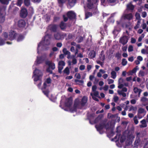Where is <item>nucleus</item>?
<instances>
[{
  "mask_svg": "<svg viewBox=\"0 0 148 148\" xmlns=\"http://www.w3.org/2000/svg\"><path fill=\"white\" fill-rule=\"evenodd\" d=\"M51 35L48 34L47 32H46L45 36L38 45L37 53L38 54L41 51L47 49V46L49 45L51 43Z\"/></svg>",
  "mask_w": 148,
  "mask_h": 148,
  "instance_id": "f257e3e1",
  "label": "nucleus"
},
{
  "mask_svg": "<svg viewBox=\"0 0 148 148\" xmlns=\"http://www.w3.org/2000/svg\"><path fill=\"white\" fill-rule=\"evenodd\" d=\"M79 102L78 99H76L75 101L74 107L72 108H71V105L72 103V101L71 98H68L66 99V103H65V105L66 107L67 108L66 109H64V110L66 111H69L71 112H73L76 111V107L78 104Z\"/></svg>",
  "mask_w": 148,
  "mask_h": 148,
  "instance_id": "f03ea898",
  "label": "nucleus"
},
{
  "mask_svg": "<svg viewBox=\"0 0 148 148\" xmlns=\"http://www.w3.org/2000/svg\"><path fill=\"white\" fill-rule=\"evenodd\" d=\"M127 11V10H126L123 14L122 16L121 17L120 21H117V23L118 25H119L121 23H123V22L125 20V19H127L129 21L132 19L133 16L132 13H125L126 11Z\"/></svg>",
  "mask_w": 148,
  "mask_h": 148,
  "instance_id": "7ed1b4c3",
  "label": "nucleus"
},
{
  "mask_svg": "<svg viewBox=\"0 0 148 148\" xmlns=\"http://www.w3.org/2000/svg\"><path fill=\"white\" fill-rule=\"evenodd\" d=\"M33 75L32 77L33 78L35 82H36L41 79L42 76V73L41 72L36 69L35 70L33 71Z\"/></svg>",
  "mask_w": 148,
  "mask_h": 148,
  "instance_id": "20e7f679",
  "label": "nucleus"
},
{
  "mask_svg": "<svg viewBox=\"0 0 148 148\" xmlns=\"http://www.w3.org/2000/svg\"><path fill=\"white\" fill-rule=\"evenodd\" d=\"M51 80L49 78L47 79L46 81L44 84V87L42 88V90L44 94L47 97H48V94L49 93V91L47 90H46V87L49 86L50 84L51 83Z\"/></svg>",
  "mask_w": 148,
  "mask_h": 148,
  "instance_id": "39448f33",
  "label": "nucleus"
},
{
  "mask_svg": "<svg viewBox=\"0 0 148 148\" xmlns=\"http://www.w3.org/2000/svg\"><path fill=\"white\" fill-rule=\"evenodd\" d=\"M119 135H117L115 136L114 139H112V140L116 142V144L117 147H121L122 146V143H123L125 140V138L124 136H122L121 137L120 140L121 143H117V141L119 140Z\"/></svg>",
  "mask_w": 148,
  "mask_h": 148,
  "instance_id": "423d86ee",
  "label": "nucleus"
},
{
  "mask_svg": "<svg viewBox=\"0 0 148 148\" xmlns=\"http://www.w3.org/2000/svg\"><path fill=\"white\" fill-rule=\"evenodd\" d=\"M107 125L105 126H104V124L103 123H102L99 125H96L95 126V127L97 129V130L99 132L100 134H102L103 132V129L105 128L107 130H108V128L107 127Z\"/></svg>",
  "mask_w": 148,
  "mask_h": 148,
  "instance_id": "0eeeda50",
  "label": "nucleus"
},
{
  "mask_svg": "<svg viewBox=\"0 0 148 148\" xmlns=\"http://www.w3.org/2000/svg\"><path fill=\"white\" fill-rule=\"evenodd\" d=\"M46 58V56H42L40 58L37 57V59L35 62L33 66V69H35L36 65L42 63V62Z\"/></svg>",
  "mask_w": 148,
  "mask_h": 148,
  "instance_id": "6e6552de",
  "label": "nucleus"
},
{
  "mask_svg": "<svg viewBox=\"0 0 148 148\" xmlns=\"http://www.w3.org/2000/svg\"><path fill=\"white\" fill-rule=\"evenodd\" d=\"M5 8L0 6V21L3 23L5 21Z\"/></svg>",
  "mask_w": 148,
  "mask_h": 148,
  "instance_id": "1a4fd4ad",
  "label": "nucleus"
},
{
  "mask_svg": "<svg viewBox=\"0 0 148 148\" xmlns=\"http://www.w3.org/2000/svg\"><path fill=\"white\" fill-rule=\"evenodd\" d=\"M146 113L144 109L140 108H139L138 111V117L140 119L144 116Z\"/></svg>",
  "mask_w": 148,
  "mask_h": 148,
  "instance_id": "9d476101",
  "label": "nucleus"
},
{
  "mask_svg": "<svg viewBox=\"0 0 148 148\" xmlns=\"http://www.w3.org/2000/svg\"><path fill=\"white\" fill-rule=\"evenodd\" d=\"M65 36L66 34L63 33H57L54 35L55 38L58 40L63 39Z\"/></svg>",
  "mask_w": 148,
  "mask_h": 148,
  "instance_id": "9b49d317",
  "label": "nucleus"
},
{
  "mask_svg": "<svg viewBox=\"0 0 148 148\" xmlns=\"http://www.w3.org/2000/svg\"><path fill=\"white\" fill-rule=\"evenodd\" d=\"M92 2L91 0H88L87 7L90 9H91L93 7L94 4L96 3L98 1V0H92Z\"/></svg>",
  "mask_w": 148,
  "mask_h": 148,
  "instance_id": "f8f14e48",
  "label": "nucleus"
},
{
  "mask_svg": "<svg viewBox=\"0 0 148 148\" xmlns=\"http://www.w3.org/2000/svg\"><path fill=\"white\" fill-rule=\"evenodd\" d=\"M65 63L63 61H60L58 63V69L59 73L61 72L62 70L63 69V67L65 65Z\"/></svg>",
  "mask_w": 148,
  "mask_h": 148,
  "instance_id": "ddd939ff",
  "label": "nucleus"
},
{
  "mask_svg": "<svg viewBox=\"0 0 148 148\" xmlns=\"http://www.w3.org/2000/svg\"><path fill=\"white\" fill-rule=\"evenodd\" d=\"M9 40H14L16 37V34L13 31H11L9 32Z\"/></svg>",
  "mask_w": 148,
  "mask_h": 148,
  "instance_id": "4468645a",
  "label": "nucleus"
},
{
  "mask_svg": "<svg viewBox=\"0 0 148 148\" xmlns=\"http://www.w3.org/2000/svg\"><path fill=\"white\" fill-rule=\"evenodd\" d=\"M128 38L127 36H123L120 38V42L123 45L126 44L128 42Z\"/></svg>",
  "mask_w": 148,
  "mask_h": 148,
  "instance_id": "2eb2a0df",
  "label": "nucleus"
},
{
  "mask_svg": "<svg viewBox=\"0 0 148 148\" xmlns=\"http://www.w3.org/2000/svg\"><path fill=\"white\" fill-rule=\"evenodd\" d=\"M67 15L70 19L75 18L76 16L75 13L72 11L68 12L67 13Z\"/></svg>",
  "mask_w": 148,
  "mask_h": 148,
  "instance_id": "dca6fc26",
  "label": "nucleus"
},
{
  "mask_svg": "<svg viewBox=\"0 0 148 148\" xmlns=\"http://www.w3.org/2000/svg\"><path fill=\"white\" fill-rule=\"evenodd\" d=\"M9 34L6 32H3L1 36V37L4 39V41L5 42L6 41L9 40Z\"/></svg>",
  "mask_w": 148,
  "mask_h": 148,
  "instance_id": "f3484780",
  "label": "nucleus"
},
{
  "mask_svg": "<svg viewBox=\"0 0 148 148\" xmlns=\"http://www.w3.org/2000/svg\"><path fill=\"white\" fill-rule=\"evenodd\" d=\"M27 12L26 9L24 8H22L20 13L21 16L23 18H25L27 16Z\"/></svg>",
  "mask_w": 148,
  "mask_h": 148,
  "instance_id": "a211bd4d",
  "label": "nucleus"
},
{
  "mask_svg": "<svg viewBox=\"0 0 148 148\" xmlns=\"http://www.w3.org/2000/svg\"><path fill=\"white\" fill-rule=\"evenodd\" d=\"M46 64L48 65L49 67L52 70L54 69L55 68V64L51 61H47L46 62Z\"/></svg>",
  "mask_w": 148,
  "mask_h": 148,
  "instance_id": "6ab92c4d",
  "label": "nucleus"
},
{
  "mask_svg": "<svg viewBox=\"0 0 148 148\" xmlns=\"http://www.w3.org/2000/svg\"><path fill=\"white\" fill-rule=\"evenodd\" d=\"M25 25V21L23 20H19L18 23V27L20 28H23L24 27Z\"/></svg>",
  "mask_w": 148,
  "mask_h": 148,
  "instance_id": "aec40b11",
  "label": "nucleus"
},
{
  "mask_svg": "<svg viewBox=\"0 0 148 148\" xmlns=\"http://www.w3.org/2000/svg\"><path fill=\"white\" fill-rule=\"evenodd\" d=\"M133 90L134 92L136 94H137L138 97H140V93L142 91V90L137 87H134Z\"/></svg>",
  "mask_w": 148,
  "mask_h": 148,
  "instance_id": "412c9836",
  "label": "nucleus"
},
{
  "mask_svg": "<svg viewBox=\"0 0 148 148\" xmlns=\"http://www.w3.org/2000/svg\"><path fill=\"white\" fill-rule=\"evenodd\" d=\"M88 101V98L86 96H84L82 98V100L80 102L81 106H84L87 103Z\"/></svg>",
  "mask_w": 148,
  "mask_h": 148,
  "instance_id": "4be33fe9",
  "label": "nucleus"
},
{
  "mask_svg": "<svg viewBox=\"0 0 148 148\" xmlns=\"http://www.w3.org/2000/svg\"><path fill=\"white\" fill-rule=\"evenodd\" d=\"M76 0H68V7L71 8L75 4Z\"/></svg>",
  "mask_w": 148,
  "mask_h": 148,
  "instance_id": "5701e85b",
  "label": "nucleus"
},
{
  "mask_svg": "<svg viewBox=\"0 0 148 148\" xmlns=\"http://www.w3.org/2000/svg\"><path fill=\"white\" fill-rule=\"evenodd\" d=\"M58 27V26L56 25H50L48 27V29L53 31H56Z\"/></svg>",
  "mask_w": 148,
  "mask_h": 148,
  "instance_id": "b1692460",
  "label": "nucleus"
},
{
  "mask_svg": "<svg viewBox=\"0 0 148 148\" xmlns=\"http://www.w3.org/2000/svg\"><path fill=\"white\" fill-rule=\"evenodd\" d=\"M141 101L142 102L143 104L145 106L147 105H148V99L145 97H143L141 98Z\"/></svg>",
  "mask_w": 148,
  "mask_h": 148,
  "instance_id": "393cba45",
  "label": "nucleus"
},
{
  "mask_svg": "<svg viewBox=\"0 0 148 148\" xmlns=\"http://www.w3.org/2000/svg\"><path fill=\"white\" fill-rule=\"evenodd\" d=\"M95 56L96 53L94 50L91 51L88 54L89 57L91 58H94Z\"/></svg>",
  "mask_w": 148,
  "mask_h": 148,
  "instance_id": "a878e982",
  "label": "nucleus"
},
{
  "mask_svg": "<svg viewBox=\"0 0 148 148\" xmlns=\"http://www.w3.org/2000/svg\"><path fill=\"white\" fill-rule=\"evenodd\" d=\"M127 10H133L134 8V6L130 3L127 5Z\"/></svg>",
  "mask_w": 148,
  "mask_h": 148,
  "instance_id": "bb28decb",
  "label": "nucleus"
},
{
  "mask_svg": "<svg viewBox=\"0 0 148 148\" xmlns=\"http://www.w3.org/2000/svg\"><path fill=\"white\" fill-rule=\"evenodd\" d=\"M140 134L138 133L137 134V137H136V139L135 141V143L136 145H138L140 143V140L139 137Z\"/></svg>",
  "mask_w": 148,
  "mask_h": 148,
  "instance_id": "cd10ccee",
  "label": "nucleus"
},
{
  "mask_svg": "<svg viewBox=\"0 0 148 148\" xmlns=\"http://www.w3.org/2000/svg\"><path fill=\"white\" fill-rule=\"evenodd\" d=\"M142 124L141 125H140L141 127H147V125L146 123V121L145 119H143L140 121Z\"/></svg>",
  "mask_w": 148,
  "mask_h": 148,
  "instance_id": "c85d7f7f",
  "label": "nucleus"
},
{
  "mask_svg": "<svg viewBox=\"0 0 148 148\" xmlns=\"http://www.w3.org/2000/svg\"><path fill=\"white\" fill-rule=\"evenodd\" d=\"M111 77L113 79H115L116 77V73L114 71H112L111 73Z\"/></svg>",
  "mask_w": 148,
  "mask_h": 148,
  "instance_id": "c756f323",
  "label": "nucleus"
},
{
  "mask_svg": "<svg viewBox=\"0 0 148 148\" xmlns=\"http://www.w3.org/2000/svg\"><path fill=\"white\" fill-rule=\"evenodd\" d=\"M137 71L136 69V68H134L132 71H129L127 73L128 75H132L133 74L136 73Z\"/></svg>",
  "mask_w": 148,
  "mask_h": 148,
  "instance_id": "7c9ffc66",
  "label": "nucleus"
},
{
  "mask_svg": "<svg viewBox=\"0 0 148 148\" xmlns=\"http://www.w3.org/2000/svg\"><path fill=\"white\" fill-rule=\"evenodd\" d=\"M75 82L77 84L81 85L83 84L84 81L82 80H79L78 79H75Z\"/></svg>",
  "mask_w": 148,
  "mask_h": 148,
  "instance_id": "2f4dec72",
  "label": "nucleus"
},
{
  "mask_svg": "<svg viewBox=\"0 0 148 148\" xmlns=\"http://www.w3.org/2000/svg\"><path fill=\"white\" fill-rule=\"evenodd\" d=\"M120 30V26L119 25H118L116 27L114 28V30L113 31V33L114 34H115L116 32H119Z\"/></svg>",
  "mask_w": 148,
  "mask_h": 148,
  "instance_id": "473e14b6",
  "label": "nucleus"
},
{
  "mask_svg": "<svg viewBox=\"0 0 148 148\" xmlns=\"http://www.w3.org/2000/svg\"><path fill=\"white\" fill-rule=\"evenodd\" d=\"M24 36L21 35H20L18 36L17 39V41L18 42H20L22 41L24 39Z\"/></svg>",
  "mask_w": 148,
  "mask_h": 148,
  "instance_id": "72a5a7b5",
  "label": "nucleus"
},
{
  "mask_svg": "<svg viewBox=\"0 0 148 148\" xmlns=\"http://www.w3.org/2000/svg\"><path fill=\"white\" fill-rule=\"evenodd\" d=\"M117 92L119 95H122L124 97H125L126 96V94L123 92V91H121V90H118Z\"/></svg>",
  "mask_w": 148,
  "mask_h": 148,
  "instance_id": "f704fd0d",
  "label": "nucleus"
},
{
  "mask_svg": "<svg viewBox=\"0 0 148 148\" xmlns=\"http://www.w3.org/2000/svg\"><path fill=\"white\" fill-rule=\"evenodd\" d=\"M93 92V93H90V95L91 96H92L93 95L97 97H98L99 95L98 92L97 91H95Z\"/></svg>",
  "mask_w": 148,
  "mask_h": 148,
  "instance_id": "c9c22d12",
  "label": "nucleus"
},
{
  "mask_svg": "<svg viewBox=\"0 0 148 148\" xmlns=\"http://www.w3.org/2000/svg\"><path fill=\"white\" fill-rule=\"evenodd\" d=\"M6 43V42L4 41V39H3V38L0 36V46H2L4 45Z\"/></svg>",
  "mask_w": 148,
  "mask_h": 148,
  "instance_id": "e433bc0d",
  "label": "nucleus"
},
{
  "mask_svg": "<svg viewBox=\"0 0 148 148\" xmlns=\"http://www.w3.org/2000/svg\"><path fill=\"white\" fill-rule=\"evenodd\" d=\"M140 20H139L137 22V24L134 27V29H136L140 27Z\"/></svg>",
  "mask_w": 148,
  "mask_h": 148,
  "instance_id": "4c0bfd02",
  "label": "nucleus"
},
{
  "mask_svg": "<svg viewBox=\"0 0 148 148\" xmlns=\"http://www.w3.org/2000/svg\"><path fill=\"white\" fill-rule=\"evenodd\" d=\"M64 73L66 74L67 75H68L70 73V71L69 68L68 67H66L64 70Z\"/></svg>",
  "mask_w": 148,
  "mask_h": 148,
  "instance_id": "58836bf2",
  "label": "nucleus"
},
{
  "mask_svg": "<svg viewBox=\"0 0 148 148\" xmlns=\"http://www.w3.org/2000/svg\"><path fill=\"white\" fill-rule=\"evenodd\" d=\"M60 27L62 29H64L66 27V25L63 22H62L60 25Z\"/></svg>",
  "mask_w": 148,
  "mask_h": 148,
  "instance_id": "ea45409f",
  "label": "nucleus"
},
{
  "mask_svg": "<svg viewBox=\"0 0 148 148\" xmlns=\"http://www.w3.org/2000/svg\"><path fill=\"white\" fill-rule=\"evenodd\" d=\"M137 108L136 107H134L133 106H131L130 107L129 109V111H135L136 110Z\"/></svg>",
  "mask_w": 148,
  "mask_h": 148,
  "instance_id": "a19ab883",
  "label": "nucleus"
},
{
  "mask_svg": "<svg viewBox=\"0 0 148 148\" xmlns=\"http://www.w3.org/2000/svg\"><path fill=\"white\" fill-rule=\"evenodd\" d=\"M135 16L136 19L138 20H140V15L139 13L136 12L135 14Z\"/></svg>",
  "mask_w": 148,
  "mask_h": 148,
  "instance_id": "79ce46f5",
  "label": "nucleus"
},
{
  "mask_svg": "<svg viewBox=\"0 0 148 148\" xmlns=\"http://www.w3.org/2000/svg\"><path fill=\"white\" fill-rule=\"evenodd\" d=\"M127 63V61L124 58L122 59L121 64L123 66H125L126 65Z\"/></svg>",
  "mask_w": 148,
  "mask_h": 148,
  "instance_id": "37998d69",
  "label": "nucleus"
},
{
  "mask_svg": "<svg viewBox=\"0 0 148 148\" xmlns=\"http://www.w3.org/2000/svg\"><path fill=\"white\" fill-rule=\"evenodd\" d=\"M63 52L65 55H68L70 53L66 48L63 49Z\"/></svg>",
  "mask_w": 148,
  "mask_h": 148,
  "instance_id": "c03bdc74",
  "label": "nucleus"
},
{
  "mask_svg": "<svg viewBox=\"0 0 148 148\" xmlns=\"http://www.w3.org/2000/svg\"><path fill=\"white\" fill-rule=\"evenodd\" d=\"M92 16V14L90 12H87L85 13V19H87L88 17Z\"/></svg>",
  "mask_w": 148,
  "mask_h": 148,
  "instance_id": "a18cd8bd",
  "label": "nucleus"
},
{
  "mask_svg": "<svg viewBox=\"0 0 148 148\" xmlns=\"http://www.w3.org/2000/svg\"><path fill=\"white\" fill-rule=\"evenodd\" d=\"M9 0H0V1L2 3L5 4H8L9 3Z\"/></svg>",
  "mask_w": 148,
  "mask_h": 148,
  "instance_id": "49530a36",
  "label": "nucleus"
},
{
  "mask_svg": "<svg viewBox=\"0 0 148 148\" xmlns=\"http://www.w3.org/2000/svg\"><path fill=\"white\" fill-rule=\"evenodd\" d=\"M113 99L114 102L116 103L119 100V97L116 96L114 95L113 97Z\"/></svg>",
  "mask_w": 148,
  "mask_h": 148,
  "instance_id": "de8ad7c7",
  "label": "nucleus"
},
{
  "mask_svg": "<svg viewBox=\"0 0 148 148\" xmlns=\"http://www.w3.org/2000/svg\"><path fill=\"white\" fill-rule=\"evenodd\" d=\"M145 35L144 34H143L141 36L139 37L138 38V42H141L142 39L144 38Z\"/></svg>",
  "mask_w": 148,
  "mask_h": 148,
  "instance_id": "09e8293b",
  "label": "nucleus"
},
{
  "mask_svg": "<svg viewBox=\"0 0 148 148\" xmlns=\"http://www.w3.org/2000/svg\"><path fill=\"white\" fill-rule=\"evenodd\" d=\"M141 52L143 54H148V51L147 49L145 50L144 49H142L141 50Z\"/></svg>",
  "mask_w": 148,
  "mask_h": 148,
  "instance_id": "8fccbe9b",
  "label": "nucleus"
},
{
  "mask_svg": "<svg viewBox=\"0 0 148 148\" xmlns=\"http://www.w3.org/2000/svg\"><path fill=\"white\" fill-rule=\"evenodd\" d=\"M73 60L72 61V63H73V64H75L77 63V60L76 58H75V56H73Z\"/></svg>",
  "mask_w": 148,
  "mask_h": 148,
  "instance_id": "3c124183",
  "label": "nucleus"
},
{
  "mask_svg": "<svg viewBox=\"0 0 148 148\" xmlns=\"http://www.w3.org/2000/svg\"><path fill=\"white\" fill-rule=\"evenodd\" d=\"M133 47L131 45L129 46L128 48V51L129 52H131L133 51Z\"/></svg>",
  "mask_w": 148,
  "mask_h": 148,
  "instance_id": "603ef678",
  "label": "nucleus"
},
{
  "mask_svg": "<svg viewBox=\"0 0 148 148\" xmlns=\"http://www.w3.org/2000/svg\"><path fill=\"white\" fill-rule=\"evenodd\" d=\"M24 3L26 5H29L30 4V0H25Z\"/></svg>",
  "mask_w": 148,
  "mask_h": 148,
  "instance_id": "864d4df0",
  "label": "nucleus"
},
{
  "mask_svg": "<svg viewBox=\"0 0 148 148\" xmlns=\"http://www.w3.org/2000/svg\"><path fill=\"white\" fill-rule=\"evenodd\" d=\"M145 72L142 71H140L139 73V76H143L145 75Z\"/></svg>",
  "mask_w": 148,
  "mask_h": 148,
  "instance_id": "5fc2aeb1",
  "label": "nucleus"
},
{
  "mask_svg": "<svg viewBox=\"0 0 148 148\" xmlns=\"http://www.w3.org/2000/svg\"><path fill=\"white\" fill-rule=\"evenodd\" d=\"M147 16V13L145 11L141 13V16L143 18H145Z\"/></svg>",
  "mask_w": 148,
  "mask_h": 148,
  "instance_id": "6e6d98bb",
  "label": "nucleus"
},
{
  "mask_svg": "<svg viewBox=\"0 0 148 148\" xmlns=\"http://www.w3.org/2000/svg\"><path fill=\"white\" fill-rule=\"evenodd\" d=\"M78 42H80L82 41L83 39V38L82 37H78L76 38Z\"/></svg>",
  "mask_w": 148,
  "mask_h": 148,
  "instance_id": "4d7b16f0",
  "label": "nucleus"
},
{
  "mask_svg": "<svg viewBox=\"0 0 148 148\" xmlns=\"http://www.w3.org/2000/svg\"><path fill=\"white\" fill-rule=\"evenodd\" d=\"M58 3L60 4H62L65 2L66 0H57Z\"/></svg>",
  "mask_w": 148,
  "mask_h": 148,
  "instance_id": "13d9d810",
  "label": "nucleus"
},
{
  "mask_svg": "<svg viewBox=\"0 0 148 148\" xmlns=\"http://www.w3.org/2000/svg\"><path fill=\"white\" fill-rule=\"evenodd\" d=\"M23 3L22 0H18L17 5L18 6H20Z\"/></svg>",
  "mask_w": 148,
  "mask_h": 148,
  "instance_id": "bf43d9fd",
  "label": "nucleus"
},
{
  "mask_svg": "<svg viewBox=\"0 0 148 148\" xmlns=\"http://www.w3.org/2000/svg\"><path fill=\"white\" fill-rule=\"evenodd\" d=\"M107 81H108V83L109 84H112L114 82V80L111 79H107Z\"/></svg>",
  "mask_w": 148,
  "mask_h": 148,
  "instance_id": "052dcab7",
  "label": "nucleus"
},
{
  "mask_svg": "<svg viewBox=\"0 0 148 148\" xmlns=\"http://www.w3.org/2000/svg\"><path fill=\"white\" fill-rule=\"evenodd\" d=\"M134 123L136 124H137L138 123V121L137 119V117L136 116H135L134 117Z\"/></svg>",
  "mask_w": 148,
  "mask_h": 148,
  "instance_id": "680f3d73",
  "label": "nucleus"
},
{
  "mask_svg": "<svg viewBox=\"0 0 148 148\" xmlns=\"http://www.w3.org/2000/svg\"><path fill=\"white\" fill-rule=\"evenodd\" d=\"M108 21L109 23H113L114 22V20L112 18H110L108 19Z\"/></svg>",
  "mask_w": 148,
  "mask_h": 148,
  "instance_id": "e2e57ef3",
  "label": "nucleus"
},
{
  "mask_svg": "<svg viewBox=\"0 0 148 148\" xmlns=\"http://www.w3.org/2000/svg\"><path fill=\"white\" fill-rule=\"evenodd\" d=\"M50 16L47 15H46L44 16V18L47 21H48L50 18Z\"/></svg>",
  "mask_w": 148,
  "mask_h": 148,
  "instance_id": "0e129e2a",
  "label": "nucleus"
},
{
  "mask_svg": "<svg viewBox=\"0 0 148 148\" xmlns=\"http://www.w3.org/2000/svg\"><path fill=\"white\" fill-rule=\"evenodd\" d=\"M75 77L77 79H79L81 78V76L79 73H76L75 75Z\"/></svg>",
  "mask_w": 148,
  "mask_h": 148,
  "instance_id": "69168bd1",
  "label": "nucleus"
},
{
  "mask_svg": "<svg viewBox=\"0 0 148 148\" xmlns=\"http://www.w3.org/2000/svg\"><path fill=\"white\" fill-rule=\"evenodd\" d=\"M100 59L102 61H103L105 59V56L103 54H101L100 56Z\"/></svg>",
  "mask_w": 148,
  "mask_h": 148,
  "instance_id": "338daca9",
  "label": "nucleus"
},
{
  "mask_svg": "<svg viewBox=\"0 0 148 148\" xmlns=\"http://www.w3.org/2000/svg\"><path fill=\"white\" fill-rule=\"evenodd\" d=\"M131 42L132 43H134L136 42V40L134 38H132L131 39Z\"/></svg>",
  "mask_w": 148,
  "mask_h": 148,
  "instance_id": "774afa93",
  "label": "nucleus"
}]
</instances>
